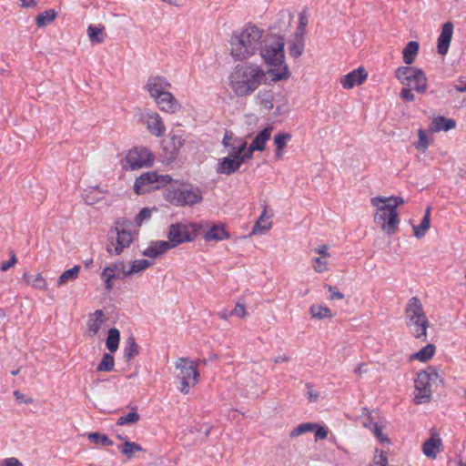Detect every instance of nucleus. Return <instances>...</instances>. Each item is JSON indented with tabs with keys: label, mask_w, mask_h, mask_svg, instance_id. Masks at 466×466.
<instances>
[{
	"label": "nucleus",
	"mask_w": 466,
	"mask_h": 466,
	"mask_svg": "<svg viewBox=\"0 0 466 466\" xmlns=\"http://www.w3.org/2000/svg\"><path fill=\"white\" fill-rule=\"evenodd\" d=\"M263 31L255 25H247L239 33L233 34L230 39V55L235 61H244L258 51L273 81L286 80L290 73L285 64V42L279 35L275 40L266 37L262 40Z\"/></svg>",
	"instance_id": "f257e3e1"
},
{
	"label": "nucleus",
	"mask_w": 466,
	"mask_h": 466,
	"mask_svg": "<svg viewBox=\"0 0 466 466\" xmlns=\"http://www.w3.org/2000/svg\"><path fill=\"white\" fill-rule=\"evenodd\" d=\"M265 71L256 64L238 65L229 76L230 86L238 96L253 93L264 81Z\"/></svg>",
	"instance_id": "f03ea898"
},
{
	"label": "nucleus",
	"mask_w": 466,
	"mask_h": 466,
	"mask_svg": "<svg viewBox=\"0 0 466 466\" xmlns=\"http://www.w3.org/2000/svg\"><path fill=\"white\" fill-rule=\"evenodd\" d=\"M196 224L176 223L169 227L168 241L159 240L151 244L142 252L143 256L156 258L177 245L192 241L196 237Z\"/></svg>",
	"instance_id": "7ed1b4c3"
},
{
	"label": "nucleus",
	"mask_w": 466,
	"mask_h": 466,
	"mask_svg": "<svg viewBox=\"0 0 466 466\" xmlns=\"http://www.w3.org/2000/svg\"><path fill=\"white\" fill-rule=\"evenodd\" d=\"M405 315L407 319V326L410 333L418 339H427V329L429 321L424 313L422 304L417 297H412L409 299Z\"/></svg>",
	"instance_id": "20e7f679"
},
{
	"label": "nucleus",
	"mask_w": 466,
	"mask_h": 466,
	"mask_svg": "<svg viewBox=\"0 0 466 466\" xmlns=\"http://www.w3.org/2000/svg\"><path fill=\"white\" fill-rule=\"evenodd\" d=\"M116 224V227L107 233L106 251L110 254L120 255L133 241L132 233L128 229L132 224L130 222L127 224L125 220H117Z\"/></svg>",
	"instance_id": "39448f33"
},
{
	"label": "nucleus",
	"mask_w": 466,
	"mask_h": 466,
	"mask_svg": "<svg viewBox=\"0 0 466 466\" xmlns=\"http://www.w3.org/2000/svg\"><path fill=\"white\" fill-rule=\"evenodd\" d=\"M167 199L177 207H191L200 203L203 199L202 192L198 187L181 185L177 187L168 188Z\"/></svg>",
	"instance_id": "423d86ee"
},
{
	"label": "nucleus",
	"mask_w": 466,
	"mask_h": 466,
	"mask_svg": "<svg viewBox=\"0 0 466 466\" xmlns=\"http://www.w3.org/2000/svg\"><path fill=\"white\" fill-rule=\"evenodd\" d=\"M176 369L178 370L176 377L180 382L179 390L183 394H187L190 387L198 381L197 364L188 358H179L176 362Z\"/></svg>",
	"instance_id": "0eeeda50"
},
{
	"label": "nucleus",
	"mask_w": 466,
	"mask_h": 466,
	"mask_svg": "<svg viewBox=\"0 0 466 466\" xmlns=\"http://www.w3.org/2000/svg\"><path fill=\"white\" fill-rule=\"evenodd\" d=\"M438 380H440L439 373L433 367H429L427 370L417 373L414 381L415 390L417 391L415 395L416 403L420 404L430 401L431 383H435Z\"/></svg>",
	"instance_id": "6e6552de"
},
{
	"label": "nucleus",
	"mask_w": 466,
	"mask_h": 466,
	"mask_svg": "<svg viewBox=\"0 0 466 466\" xmlns=\"http://www.w3.org/2000/svg\"><path fill=\"white\" fill-rule=\"evenodd\" d=\"M396 78L404 86L410 85L413 79L417 81L415 91L424 93L427 87V77L422 69L413 66H399L395 72Z\"/></svg>",
	"instance_id": "1a4fd4ad"
},
{
	"label": "nucleus",
	"mask_w": 466,
	"mask_h": 466,
	"mask_svg": "<svg viewBox=\"0 0 466 466\" xmlns=\"http://www.w3.org/2000/svg\"><path fill=\"white\" fill-rule=\"evenodd\" d=\"M376 207L377 210L374 215V221L381 226V229L388 235L396 232L400 224L399 214L397 210L392 209L387 204Z\"/></svg>",
	"instance_id": "9d476101"
},
{
	"label": "nucleus",
	"mask_w": 466,
	"mask_h": 466,
	"mask_svg": "<svg viewBox=\"0 0 466 466\" xmlns=\"http://www.w3.org/2000/svg\"><path fill=\"white\" fill-rule=\"evenodd\" d=\"M170 181L171 177L168 175L159 176L154 171L145 172L136 179L134 189L137 194L142 195Z\"/></svg>",
	"instance_id": "9b49d317"
},
{
	"label": "nucleus",
	"mask_w": 466,
	"mask_h": 466,
	"mask_svg": "<svg viewBox=\"0 0 466 466\" xmlns=\"http://www.w3.org/2000/svg\"><path fill=\"white\" fill-rule=\"evenodd\" d=\"M153 164V156L147 147H134L129 150L126 157V164L123 166L127 169L136 170L144 167H150Z\"/></svg>",
	"instance_id": "f8f14e48"
},
{
	"label": "nucleus",
	"mask_w": 466,
	"mask_h": 466,
	"mask_svg": "<svg viewBox=\"0 0 466 466\" xmlns=\"http://www.w3.org/2000/svg\"><path fill=\"white\" fill-rule=\"evenodd\" d=\"M293 17V15L288 10L279 11L277 15L276 21L271 27V29L277 32L272 34V36L269 37L270 40H275L279 35L284 39V35L289 31Z\"/></svg>",
	"instance_id": "ddd939ff"
},
{
	"label": "nucleus",
	"mask_w": 466,
	"mask_h": 466,
	"mask_svg": "<svg viewBox=\"0 0 466 466\" xmlns=\"http://www.w3.org/2000/svg\"><path fill=\"white\" fill-rule=\"evenodd\" d=\"M171 85L167 79L161 76H150L145 86V89L149 93L150 96L155 99L164 93H167Z\"/></svg>",
	"instance_id": "4468645a"
},
{
	"label": "nucleus",
	"mask_w": 466,
	"mask_h": 466,
	"mask_svg": "<svg viewBox=\"0 0 466 466\" xmlns=\"http://www.w3.org/2000/svg\"><path fill=\"white\" fill-rule=\"evenodd\" d=\"M184 142L185 139L182 134L175 132L169 133L167 139H165L162 143L163 150L167 153L168 159L176 158Z\"/></svg>",
	"instance_id": "2eb2a0df"
},
{
	"label": "nucleus",
	"mask_w": 466,
	"mask_h": 466,
	"mask_svg": "<svg viewBox=\"0 0 466 466\" xmlns=\"http://www.w3.org/2000/svg\"><path fill=\"white\" fill-rule=\"evenodd\" d=\"M454 25L451 21L442 25L441 32L437 40V50L441 56L448 53L450 44L452 38Z\"/></svg>",
	"instance_id": "dca6fc26"
},
{
	"label": "nucleus",
	"mask_w": 466,
	"mask_h": 466,
	"mask_svg": "<svg viewBox=\"0 0 466 466\" xmlns=\"http://www.w3.org/2000/svg\"><path fill=\"white\" fill-rule=\"evenodd\" d=\"M368 77V73L364 67H359L342 76L340 84L343 88L350 89L356 86L361 85Z\"/></svg>",
	"instance_id": "f3484780"
},
{
	"label": "nucleus",
	"mask_w": 466,
	"mask_h": 466,
	"mask_svg": "<svg viewBox=\"0 0 466 466\" xmlns=\"http://www.w3.org/2000/svg\"><path fill=\"white\" fill-rule=\"evenodd\" d=\"M154 100L161 111L169 114H174L181 108V105L178 103L176 97L168 91L157 96Z\"/></svg>",
	"instance_id": "a211bd4d"
},
{
	"label": "nucleus",
	"mask_w": 466,
	"mask_h": 466,
	"mask_svg": "<svg viewBox=\"0 0 466 466\" xmlns=\"http://www.w3.org/2000/svg\"><path fill=\"white\" fill-rule=\"evenodd\" d=\"M145 120L148 131L156 137H161L166 131V127L161 116L157 112H146Z\"/></svg>",
	"instance_id": "6ab92c4d"
},
{
	"label": "nucleus",
	"mask_w": 466,
	"mask_h": 466,
	"mask_svg": "<svg viewBox=\"0 0 466 466\" xmlns=\"http://www.w3.org/2000/svg\"><path fill=\"white\" fill-rule=\"evenodd\" d=\"M243 163V158L235 159L231 157H226L219 160L217 166V173L231 175L235 173Z\"/></svg>",
	"instance_id": "aec40b11"
},
{
	"label": "nucleus",
	"mask_w": 466,
	"mask_h": 466,
	"mask_svg": "<svg viewBox=\"0 0 466 466\" xmlns=\"http://www.w3.org/2000/svg\"><path fill=\"white\" fill-rule=\"evenodd\" d=\"M442 446V441L437 434H432L422 445V451L428 458H436Z\"/></svg>",
	"instance_id": "412c9836"
},
{
	"label": "nucleus",
	"mask_w": 466,
	"mask_h": 466,
	"mask_svg": "<svg viewBox=\"0 0 466 466\" xmlns=\"http://www.w3.org/2000/svg\"><path fill=\"white\" fill-rule=\"evenodd\" d=\"M206 241H221L230 238L224 224H214L203 236Z\"/></svg>",
	"instance_id": "4be33fe9"
},
{
	"label": "nucleus",
	"mask_w": 466,
	"mask_h": 466,
	"mask_svg": "<svg viewBox=\"0 0 466 466\" xmlns=\"http://www.w3.org/2000/svg\"><path fill=\"white\" fill-rule=\"evenodd\" d=\"M305 47L304 35H295L289 41V54L293 58H299L302 56Z\"/></svg>",
	"instance_id": "5701e85b"
},
{
	"label": "nucleus",
	"mask_w": 466,
	"mask_h": 466,
	"mask_svg": "<svg viewBox=\"0 0 466 466\" xmlns=\"http://www.w3.org/2000/svg\"><path fill=\"white\" fill-rule=\"evenodd\" d=\"M104 321L105 314L101 309H96L93 315L89 317L87 321V328L91 337H94L98 333Z\"/></svg>",
	"instance_id": "b1692460"
},
{
	"label": "nucleus",
	"mask_w": 466,
	"mask_h": 466,
	"mask_svg": "<svg viewBox=\"0 0 466 466\" xmlns=\"http://www.w3.org/2000/svg\"><path fill=\"white\" fill-rule=\"evenodd\" d=\"M105 26L102 25H89L86 30L88 38L93 45L102 44L105 41Z\"/></svg>",
	"instance_id": "393cba45"
},
{
	"label": "nucleus",
	"mask_w": 466,
	"mask_h": 466,
	"mask_svg": "<svg viewBox=\"0 0 466 466\" xmlns=\"http://www.w3.org/2000/svg\"><path fill=\"white\" fill-rule=\"evenodd\" d=\"M456 127V122L451 118H446L445 116L435 117L431 122V129L433 132L448 131Z\"/></svg>",
	"instance_id": "a878e982"
},
{
	"label": "nucleus",
	"mask_w": 466,
	"mask_h": 466,
	"mask_svg": "<svg viewBox=\"0 0 466 466\" xmlns=\"http://www.w3.org/2000/svg\"><path fill=\"white\" fill-rule=\"evenodd\" d=\"M272 127H268L262 129L253 139L250 144L253 147V149H257L258 151H262L265 149V143L270 138Z\"/></svg>",
	"instance_id": "bb28decb"
},
{
	"label": "nucleus",
	"mask_w": 466,
	"mask_h": 466,
	"mask_svg": "<svg viewBox=\"0 0 466 466\" xmlns=\"http://www.w3.org/2000/svg\"><path fill=\"white\" fill-rule=\"evenodd\" d=\"M139 354V347L135 338L130 336L127 340L123 350V357L126 361H130L134 357Z\"/></svg>",
	"instance_id": "cd10ccee"
},
{
	"label": "nucleus",
	"mask_w": 466,
	"mask_h": 466,
	"mask_svg": "<svg viewBox=\"0 0 466 466\" xmlns=\"http://www.w3.org/2000/svg\"><path fill=\"white\" fill-rule=\"evenodd\" d=\"M420 45L417 41L409 42L402 51L403 62L406 65H410L414 62L415 57L419 52Z\"/></svg>",
	"instance_id": "c85d7f7f"
},
{
	"label": "nucleus",
	"mask_w": 466,
	"mask_h": 466,
	"mask_svg": "<svg viewBox=\"0 0 466 466\" xmlns=\"http://www.w3.org/2000/svg\"><path fill=\"white\" fill-rule=\"evenodd\" d=\"M120 341V332L116 328L108 329L107 338L106 340V347L110 353H114L118 350Z\"/></svg>",
	"instance_id": "c756f323"
},
{
	"label": "nucleus",
	"mask_w": 466,
	"mask_h": 466,
	"mask_svg": "<svg viewBox=\"0 0 466 466\" xmlns=\"http://www.w3.org/2000/svg\"><path fill=\"white\" fill-rule=\"evenodd\" d=\"M291 139L289 133H278L274 137V144L276 146L275 156L277 158H281L283 156V148L287 147L288 142Z\"/></svg>",
	"instance_id": "7c9ffc66"
},
{
	"label": "nucleus",
	"mask_w": 466,
	"mask_h": 466,
	"mask_svg": "<svg viewBox=\"0 0 466 466\" xmlns=\"http://www.w3.org/2000/svg\"><path fill=\"white\" fill-rule=\"evenodd\" d=\"M385 203L392 209L397 210V208L404 203V200L400 197H376L371 198V205L373 207H379V204Z\"/></svg>",
	"instance_id": "2f4dec72"
},
{
	"label": "nucleus",
	"mask_w": 466,
	"mask_h": 466,
	"mask_svg": "<svg viewBox=\"0 0 466 466\" xmlns=\"http://www.w3.org/2000/svg\"><path fill=\"white\" fill-rule=\"evenodd\" d=\"M24 279L27 284L31 285L35 289L45 290L47 288L46 280L43 278V276L40 273L36 275H30L28 273H25Z\"/></svg>",
	"instance_id": "473e14b6"
},
{
	"label": "nucleus",
	"mask_w": 466,
	"mask_h": 466,
	"mask_svg": "<svg viewBox=\"0 0 466 466\" xmlns=\"http://www.w3.org/2000/svg\"><path fill=\"white\" fill-rule=\"evenodd\" d=\"M431 208H427L424 217L419 226L414 227V236L420 238L425 236L427 230L430 228L431 223Z\"/></svg>",
	"instance_id": "72a5a7b5"
},
{
	"label": "nucleus",
	"mask_w": 466,
	"mask_h": 466,
	"mask_svg": "<svg viewBox=\"0 0 466 466\" xmlns=\"http://www.w3.org/2000/svg\"><path fill=\"white\" fill-rule=\"evenodd\" d=\"M152 265V262H150L147 259L142 258V259H137L134 260L131 263L130 268L128 270H123V274L125 277L133 275L135 273H138L140 271H143L149 268Z\"/></svg>",
	"instance_id": "f704fd0d"
},
{
	"label": "nucleus",
	"mask_w": 466,
	"mask_h": 466,
	"mask_svg": "<svg viewBox=\"0 0 466 466\" xmlns=\"http://www.w3.org/2000/svg\"><path fill=\"white\" fill-rule=\"evenodd\" d=\"M117 438L120 440H125L121 453L127 456V459H131L135 452L143 451L142 446L137 442L129 441L121 435H117Z\"/></svg>",
	"instance_id": "c9c22d12"
},
{
	"label": "nucleus",
	"mask_w": 466,
	"mask_h": 466,
	"mask_svg": "<svg viewBox=\"0 0 466 466\" xmlns=\"http://www.w3.org/2000/svg\"><path fill=\"white\" fill-rule=\"evenodd\" d=\"M57 14L54 9L46 10L42 13H40L36 18L35 23L38 27H45L51 22H53Z\"/></svg>",
	"instance_id": "e433bc0d"
},
{
	"label": "nucleus",
	"mask_w": 466,
	"mask_h": 466,
	"mask_svg": "<svg viewBox=\"0 0 466 466\" xmlns=\"http://www.w3.org/2000/svg\"><path fill=\"white\" fill-rule=\"evenodd\" d=\"M79 271H80V266H78V265H76L73 268L64 271L58 278L57 285L61 286V285L66 283L67 281H73V280L76 279L78 277Z\"/></svg>",
	"instance_id": "4c0bfd02"
},
{
	"label": "nucleus",
	"mask_w": 466,
	"mask_h": 466,
	"mask_svg": "<svg viewBox=\"0 0 466 466\" xmlns=\"http://www.w3.org/2000/svg\"><path fill=\"white\" fill-rule=\"evenodd\" d=\"M247 148V142L242 139H235L233 145L229 147V157L238 159L243 158L242 153Z\"/></svg>",
	"instance_id": "58836bf2"
},
{
	"label": "nucleus",
	"mask_w": 466,
	"mask_h": 466,
	"mask_svg": "<svg viewBox=\"0 0 466 466\" xmlns=\"http://www.w3.org/2000/svg\"><path fill=\"white\" fill-rule=\"evenodd\" d=\"M434 353L435 346L433 344H427L420 350L416 352L412 358L420 361H428L433 357Z\"/></svg>",
	"instance_id": "ea45409f"
},
{
	"label": "nucleus",
	"mask_w": 466,
	"mask_h": 466,
	"mask_svg": "<svg viewBox=\"0 0 466 466\" xmlns=\"http://www.w3.org/2000/svg\"><path fill=\"white\" fill-rule=\"evenodd\" d=\"M309 311L312 317L318 319L332 317L331 310L328 307L322 305H312Z\"/></svg>",
	"instance_id": "a19ab883"
},
{
	"label": "nucleus",
	"mask_w": 466,
	"mask_h": 466,
	"mask_svg": "<svg viewBox=\"0 0 466 466\" xmlns=\"http://www.w3.org/2000/svg\"><path fill=\"white\" fill-rule=\"evenodd\" d=\"M317 427V423H313V422H304V423H301L299 425H298L296 428H294L290 432H289V437L290 438H296V437H299L304 433H307V432H311L313 431Z\"/></svg>",
	"instance_id": "79ce46f5"
},
{
	"label": "nucleus",
	"mask_w": 466,
	"mask_h": 466,
	"mask_svg": "<svg viewBox=\"0 0 466 466\" xmlns=\"http://www.w3.org/2000/svg\"><path fill=\"white\" fill-rule=\"evenodd\" d=\"M115 367V359L111 353H104L101 361L96 367L97 371H111Z\"/></svg>",
	"instance_id": "37998d69"
},
{
	"label": "nucleus",
	"mask_w": 466,
	"mask_h": 466,
	"mask_svg": "<svg viewBox=\"0 0 466 466\" xmlns=\"http://www.w3.org/2000/svg\"><path fill=\"white\" fill-rule=\"evenodd\" d=\"M88 440L102 446H112L113 441L106 435L99 432H91L88 434Z\"/></svg>",
	"instance_id": "c03bdc74"
},
{
	"label": "nucleus",
	"mask_w": 466,
	"mask_h": 466,
	"mask_svg": "<svg viewBox=\"0 0 466 466\" xmlns=\"http://www.w3.org/2000/svg\"><path fill=\"white\" fill-rule=\"evenodd\" d=\"M265 212L266 211L264 210L263 213L259 216L258 221L253 226V228H252L253 234L265 233L267 230H268L271 228V223L266 222L264 219Z\"/></svg>",
	"instance_id": "a18cd8bd"
},
{
	"label": "nucleus",
	"mask_w": 466,
	"mask_h": 466,
	"mask_svg": "<svg viewBox=\"0 0 466 466\" xmlns=\"http://www.w3.org/2000/svg\"><path fill=\"white\" fill-rule=\"evenodd\" d=\"M139 420V415L136 411L129 412L124 416H121L117 419V425H126V424H133Z\"/></svg>",
	"instance_id": "49530a36"
},
{
	"label": "nucleus",
	"mask_w": 466,
	"mask_h": 466,
	"mask_svg": "<svg viewBox=\"0 0 466 466\" xmlns=\"http://www.w3.org/2000/svg\"><path fill=\"white\" fill-rule=\"evenodd\" d=\"M370 430L372 431V433L375 435V437L380 441V442L384 443H390V439L382 433L381 427L377 422L370 421Z\"/></svg>",
	"instance_id": "de8ad7c7"
},
{
	"label": "nucleus",
	"mask_w": 466,
	"mask_h": 466,
	"mask_svg": "<svg viewBox=\"0 0 466 466\" xmlns=\"http://www.w3.org/2000/svg\"><path fill=\"white\" fill-rule=\"evenodd\" d=\"M388 463V458L383 451L379 449L375 450V455L371 466H386Z\"/></svg>",
	"instance_id": "09e8293b"
},
{
	"label": "nucleus",
	"mask_w": 466,
	"mask_h": 466,
	"mask_svg": "<svg viewBox=\"0 0 466 466\" xmlns=\"http://www.w3.org/2000/svg\"><path fill=\"white\" fill-rule=\"evenodd\" d=\"M109 268H105L103 272L101 273V279L105 282V287L106 290L112 289L113 285L111 281L116 278V274L109 272Z\"/></svg>",
	"instance_id": "8fccbe9b"
},
{
	"label": "nucleus",
	"mask_w": 466,
	"mask_h": 466,
	"mask_svg": "<svg viewBox=\"0 0 466 466\" xmlns=\"http://www.w3.org/2000/svg\"><path fill=\"white\" fill-rule=\"evenodd\" d=\"M313 263H314L313 267H314V269L316 272L322 273L328 269V268H327L328 261L326 260L325 258H321V257L314 258Z\"/></svg>",
	"instance_id": "3c124183"
},
{
	"label": "nucleus",
	"mask_w": 466,
	"mask_h": 466,
	"mask_svg": "<svg viewBox=\"0 0 466 466\" xmlns=\"http://www.w3.org/2000/svg\"><path fill=\"white\" fill-rule=\"evenodd\" d=\"M418 136H419V142L417 145V148L419 150L425 151L429 146L427 135L423 129H419Z\"/></svg>",
	"instance_id": "603ef678"
},
{
	"label": "nucleus",
	"mask_w": 466,
	"mask_h": 466,
	"mask_svg": "<svg viewBox=\"0 0 466 466\" xmlns=\"http://www.w3.org/2000/svg\"><path fill=\"white\" fill-rule=\"evenodd\" d=\"M325 289L330 293L329 299L330 300H337V299H343L344 294L341 293L336 287H333L329 284H325Z\"/></svg>",
	"instance_id": "864d4df0"
},
{
	"label": "nucleus",
	"mask_w": 466,
	"mask_h": 466,
	"mask_svg": "<svg viewBox=\"0 0 466 466\" xmlns=\"http://www.w3.org/2000/svg\"><path fill=\"white\" fill-rule=\"evenodd\" d=\"M10 258L7 261H4L1 264L0 269L2 271L8 270L11 267L15 266L17 262L16 255L14 250H10Z\"/></svg>",
	"instance_id": "5fc2aeb1"
},
{
	"label": "nucleus",
	"mask_w": 466,
	"mask_h": 466,
	"mask_svg": "<svg viewBox=\"0 0 466 466\" xmlns=\"http://www.w3.org/2000/svg\"><path fill=\"white\" fill-rule=\"evenodd\" d=\"M412 90H413V88H410L409 86L402 88L400 93V97L402 100L407 101V102L414 101L415 96L412 93Z\"/></svg>",
	"instance_id": "6e6d98bb"
},
{
	"label": "nucleus",
	"mask_w": 466,
	"mask_h": 466,
	"mask_svg": "<svg viewBox=\"0 0 466 466\" xmlns=\"http://www.w3.org/2000/svg\"><path fill=\"white\" fill-rule=\"evenodd\" d=\"M308 25V17L305 14L299 15V26L295 32V35H304L305 27Z\"/></svg>",
	"instance_id": "4d7b16f0"
},
{
	"label": "nucleus",
	"mask_w": 466,
	"mask_h": 466,
	"mask_svg": "<svg viewBox=\"0 0 466 466\" xmlns=\"http://www.w3.org/2000/svg\"><path fill=\"white\" fill-rule=\"evenodd\" d=\"M150 216V209L147 208H143L136 217L137 224L140 225L144 220L148 219Z\"/></svg>",
	"instance_id": "13d9d810"
},
{
	"label": "nucleus",
	"mask_w": 466,
	"mask_h": 466,
	"mask_svg": "<svg viewBox=\"0 0 466 466\" xmlns=\"http://www.w3.org/2000/svg\"><path fill=\"white\" fill-rule=\"evenodd\" d=\"M315 431V441L319 440H325L328 436V430L324 426H320L317 424L316 429L313 431Z\"/></svg>",
	"instance_id": "bf43d9fd"
},
{
	"label": "nucleus",
	"mask_w": 466,
	"mask_h": 466,
	"mask_svg": "<svg viewBox=\"0 0 466 466\" xmlns=\"http://www.w3.org/2000/svg\"><path fill=\"white\" fill-rule=\"evenodd\" d=\"M238 316V318H243L246 315V309L244 305L238 303L234 309H232L228 316Z\"/></svg>",
	"instance_id": "052dcab7"
},
{
	"label": "nucleus",
	"mask_w": 466,
	"mask_h": 466,
	"mask_svg": "<svg viewBox=\"0 0 466 466\" xmlns=\"http://www.w3.org/2000/svg\"><path fill=\"white\" fill-rule=\"evenodd\" d=\"M235 139H238V138L233 137L232 132L226 131L224 137H223L224 147L229 148L233 145Z\"/></svg>",
	"instance_id": "680f3d73"
},
{
	"label": "nucleus",
	"mask_w": 466,
	"mask_h": 466,
	"mask_svg": "<svg viewBox=\"0 0 466 466\" xmlns=\"http://www.w3.org/2000/svg\"><path fill=\"white\" fill-rule=\"evenodd\" d=\"M454 88L458 92H466V76L460 77L454 84Z\"/></svg>",
	"instance_id": "e2e57ef3"
},
{
	"label": "nucleus",
	"mask_w": 466,
	"mask_h": 466,
	"mask_svg": "<svg viewBox=\"0 0 466 466\" xmlns=\"http://www.w3.org/2000/svg\"><path fill=\"white\" fill-rule=\"evenodd\" d=\"M1 466H22V462L18 459L11 457L4 460Z\"/></svg>",
	"instance_id": "0e129e2a"
},
{
	"label": "nucleus",
	"mask_w": 466,
	"mask_h": 466,
	"mask_svg": "<svg viewBox=\"0 0 466 466\" xmlns=\"http://www.w3.org/2000/svg\"><path fill=\"white\" fill-rule=\"evenodd\" d=\"M314 251L319 254L321 258H329L330 255L328 252V247L326 245L318 246Z\"/></svg>",
	"instance_id": "69168bd1"
},
{
	"label": "nucleus",
	"mask_w": 466,
	"mask_h": 466,
	"mask_svg": "<svg viewBox=\"0 0 466 466\" xmlns=\"http://www.w3.org/2000/svg\"><path fill=\"white\" fill-rule=\"evenodd\" d=\"M20 1H21L20 5L22 7H25V8L34 7L37 4V2L35 0H20Z\"/></svg>",
	"instance_id": "338daca9"
},
{
	"label": "nucleus",
	"mask_w": 466,
	"mask_h": 466,
	"mask_svg": "<svg viewBox=\"0 0 466 466\" xmlns=\"http://www.w3.org/2000/svg\"><path fill=\"white\" fill-rule=\"evenodd\" d=\"M257 149H253V147L250 145L248 148H246V150L242 153V157H244V161L246 159H248L252 157L253 155V152L256 151Z\"/></svg>",
	"instance_id": "774afa93"
}]
</instances>
